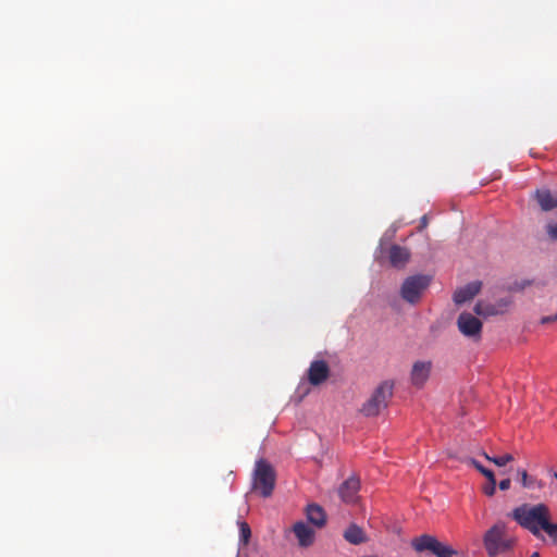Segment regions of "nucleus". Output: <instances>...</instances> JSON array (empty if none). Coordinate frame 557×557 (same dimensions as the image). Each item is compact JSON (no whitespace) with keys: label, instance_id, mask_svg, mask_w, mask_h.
Listing matches in <instances>:
<instances>
[{"label":"nucleus","instance_id":"f3484780","mask_svg":"<svg viewBox=\"0 0 557 557\" xmlns=\"http://www.w3.org/2000/svg\"><path fill=\"white\" fill-rule=\"evenodd\" d=\"M518 475L520 476L521 485L524 488L542 490L544 487V483L541 480L529 475L525 470H518Z\"/></svg>","mask_w":557,"mask_h":557},{"label":"nucleus","instance_id":"20e7f679","mask_svg":"<svg viewBox=\"0 0 557 557\" xmlns=\"http://www.w3.org/2000/svg\"><path fill=\"white\" fill-rule=\"evenodd\" d=\"M394 384L389 381L382 382L373 392L371 397L362 405L361 412L366 417H375L383 409L387 408L393 396Z\"/></svg>","mask_w":557,"mask_h":557},{"label":"nucleus","instance_id":"4be33fe9","mask_svg":"<svg viewBox=\"0 0 557 557\" xmlns=\"http://www.w3.org/2000/svg\"><path fill=\"white\" fill-rule=\"evenodd\" d=\"M468 463H470L471 466H473L480 473H482V470L484 471L486 468L483 467L478 460L473 459V458H469L468 459Z\"/></svg>","mask_w":557,"mask_h":557},{"label":"nucleus","instance_id":"f8f14e48","mask_svg":"<svg viewBox=\"0 0 557 557\" xmlns=\"http://www.w3.org/2000/svg\"><path fill=\"white\" fill-rule=\"evenodd\" d=\"M293 531L295 533V536L298 540V544L301 547H308L313 544L314 541V531L312 528L307 525L302 521H298L294 524Z\"/></svg>","mask_w":557,"mask_h":557},{"label":"nucleus","instance_id":"423d86ee","mask_svg":"<svg viewBox=\"0 0 557 557\" xmlns=\"http://www.w3.org/2000/svg\"><path fill=\"white\" fill-rule=\"evenodd\" d=\"M431 277L429 275L418 274L407 277L400 288V295L409 304H417L424 290L429 287Z\"/></svg>","mask_w":557,"mask_h":557},{"label":"nucleus","instance_id":"412c9836","mask_svg":"<svg viewBox=\"0 0 557 557\" xmlns=\"http://www.w3.org/2000/svg\"><path fill=\"white\" fill-rule=\"evenodd\" d=\"M483 492L487 496H493L495 494V492H496V484L488 483L487 485H485L483 487Z\"/></svg>","mask_w":557,"mask_h":557},{"label":"nucleus","instance_id":"f257e3e1","mask_svg":"<svg viewBox=\"0 0 557 557\" xmlns=\"http://www.w3.org/2000/svg\"><path fill=\"white\" fill-rule=\"evenodd\" d=\"M511 517L534 536L539 537L541 531H544L552 540H557V523L550 521V511L547 505L543 503L523 504L511 511Z\"/></svg>","mask_w":557,"mask_h":557},{"label":"nucleus","instance_id":"393cba45","mask_svg":"<svg viewBox=\"0 0 557 557\" xmlns=\"http://www.w3.org/2000/svg\"><path fill=\"white\" fill-rule=\"evenodd\" d=\"M548 234L552 238L557 239V225L548 227Z\"/></svg>","mask_w":557,"mask_h":557},{"label":"nucleus","instance_id":"4468645a","mask_svg":"<svg viewBox=\"0 0 557 557\" xmlns=\"http://www.w3.org/2000/svg\"><path fill=\"white\" fill-rule=\"evenodd\" d=\"M344 539L354 545H359L367 542L364 531L357 524H350L343 534Z\"/></svg>","mask_w":557,"mask_h":557},{"label":"nucleus","instance_id":"39448f33","mask_svg":"<svg viewBox=\"0 0 557 557\" xmlns=\"http://www.w3.org/2000/svg\"><path fill=\"white\" fill-rule=\"evenodd\" d=\"M411 547L417 553L431 552L436 557H454L457 550L450 545L440 542L435 536L422 534L411 541Z\"/></svg>","mask_w":557,"mask_h":557},{"label":"nucleus","instance_id":"2eb2a0df","mask_svg":"<svg viewBox=\"0 0 557 557\" xmlns=\"http://www.w3.org/2000/svg\"><path fill=\"white\" fill-rule=\"evenodd\" d=\"M535 198L542 210L549 211L557 207V197L554 196L548 189L537 190Z\"/></svg>","mask_w":557,"mask_h":557},{"label":"nucleus","instance_id":"f03ea898","mask_svg":"<svg viewBox=\"0 0 557 557\" xmlns=\"http://www.w3.org/2000/svg\"><path fill=\"white\" fill-rule=\"evenodd\" d=\"M483 544L488 557H497L510 552L516 544V539L508 534L504 522H497L485 532Z\"/></svg>","mask_w":557,"mask_h":557},{"label":"nucleus","instance_id":"dca6fc26","mask_svg":"<svg viewBox=\"0 0 557 557\" xmlns=\"http://www.w3.org/2000/svg\"><path fill=\"white\" fill-rule=\"evenodd\" d=\"M307 518L309 522L314 524L318 528H321L326 522V515L322 507L312 504L307 507Z\"/></svg>","mask_w":557,"mask_h":557},{"label":"nucleus","instance_id":"6ab92c4d","mask_svg":"<svg viewBox=\"0 0 557 557\" xmlns=\"http://www.w3.org/2000/svg\"><path fill=\"white\" fill-rule=\"evenodd\" d=\"M238 527H239V536H240V541L244 543V544H247L249 542V539L251 536V530H250V527L247 522L245 521H238Z\"/></svg>","mask_w":557,"mask_h":557},{"label":"nucleus","instance_id":"5701e85b","mask_svg":"<svg viewBox=\"0 0 557 557\" xmlns=\"http://www.w3.org/2000/svg\"><path fill=\"white\" fill-rule=\"evenodd\" d=\"M510 485H511V481L510 479H504L499 482L498 486H499V490L502 491H507L510 488Z\"/></svg>","mask_w":557,"mask_h":557},{"label":"nucleus","instance_id":"6e6552de","mask_svg":"<svg viewBox=\"0 0 557 557\" xmlns=\"http://www.w3.org/2000/svg\"><path fill=\"white\" fill-rule=\"evenodd\" d=\"M360 481L357 476H349L338 487V495L346 504H355L358 500Z\"/></svg>","mask_w":557,"mask_h":557},{"label":"nucleus","instance_id":"c85d7f7f","mask_svg":"<svg viewBox=\"0 0 557 557\" xmlns=\"http://www.w3.org/2000/svg\"><path fill=\"white\" fill-rule=\"evenodd\" d=\"M553 476L557 480V472H554Z\"/></svg>","mask_w":557,"mask_h":557},{"label":"nucleus","instance_id":"1a4fd4ad","mask_svg":"<svg viewBox=\"0 0 557 557\" xmlns=\"http://www.w3.org/2000/svg\"><path fill=\"white\" fill-rule=\"evenodd\" d=\"M432 370L431 361H417L413 363L410 380L413 386L421 388L430 377Z\"/></svg>","mask_w":557,"mask_h":557},{"label":"nucleus","instance_id":"b1692460","mask_svg":"<svg viewBox=\"0 0 557 557\" xmlns=\"http://www.w3.org/2000/svg\"><path fill=\"white\" fill-rule=\"evenodd\" d=\"M557 320V314L544 317L541 319L542 324L550 323Z\"/></svg>","mask_w":557,"mask_h":557},{"label":"nucleus","instance_id":"a211bd4d","mask_svg":"<svg viewBox=\"0 0 557 557\" xmlns=\"http://www.w3.org/2000/svg\"><path fill=\"white\" fill-rule=\"evenodd\" d=\"M482 455L491 462L495 463L496 466L498 467H504L506 466L508 462L512 461L513 460V456L511 454H505L503 456H498V457H491L490 455H487L486 453H482Z\"/></svg>","mask_w":557,"mask_h":557},{"label":"nucleus","instance_id":"a878e982","mask_svg":"<svg viewBox=\"0 0 557 557\" xmlns=\"http://www.w3.org/2000/svg\"><path fill=\"white\" fill-rule=\"evenodd\" d=\"M426 225H428V218H426V215H423L420 221V228H424V227H426Z\"/></svg>","mask_w":557,"mask_h":557},{"label":"nucleus","instance_id":"bb28decb","mask_svg":"<svg viewBox=\"0 0 557 557\" xmlns=\"http://www.w3.org/2000/svg\"><path fill=\"white\" fill-rule=\"evenodd\" d=\"M474 311L478 313V314H482L483 311L481 309V305L480 304H476L475 307H474Z\"/></svg>","mask_w":557,"mask_h":557},{"label":"nucleus","instance_id":"cd10ccee","mask_svg":"<svg viewBox=\"0 0 557 557\" xmlns=\"http://www.w3.org/2000/svg\"><path fill=\"white\" fill-rule=\"evenodd\" d=\"M530 557H541L537 552L533 553Z\"/></svg>","mask_w":557,"mask_h":557},{"label":"nucleus","instance_id":"ddd939ff","mask_svg":"<svg viewBox=\"0 0 557 557\" xmlns=\"http://www.w3.org/2000/svg\"><path fill=\"white\" fill-rule=\"evenodd\" d=\"M389 262L395 268H403L410 258V251L406 247L393 245L389 248Z\"/></svg>","mask_w":557,"mask_h":557},{"label":"nucleus","instance_id":"0eeeda50","mask_svg":"<svg viewBox=\"0 0 557 557\" xmlns=\"http://www.w3.org/2000/svg\"><path fill=\"white\" fill-rule=\"evenodd\" d=\"M458 330L466 337L479 339L482 332V322L469 312H462L457 319Z\"/></svg>","mask_w":557,"mask_h":557},{"label":"nucleus","instance_id":"aec40b11","mask_svg":"<svg viewBox=\"0 0 557 557\" xmlns=\"http://www.w3.org/2000/svg\"><path fill=\"white\" fill-rule=\"evenodd\" d=\"M481 474H483L487 479L488 483L496 484L495 474L492 470L486 468L484 471L482 470Z\"/></svg>","mask_w":557,"mask_h":557},{"label":"nucleus","instance_id":"7ed1b4c3","mask_svg":"<svg viewBox=\"0 0 557 557\" xmlns=\"http://www.w3.org/2000/svg\"><path fill=\"white\" fill-rule=\"evenodd\" d=\"M276 474L273 467L264 459L256 462L252 474V491L262 497H270L275 487Z\"/></svg>","mask_w":557,"mask_h":557},{"label":"nucleus","instance_id":"9b49d317","mask_svg":"<svg viewBox=\"0 0 557 557\" xmlns=\"http://www.w3.org/2000/svg\"><path fill=\"white\" fill-rule=\"evenodd\" d=\"M482 287V283L480 281H474L467 284L465 287L457 289L454 293V301L456 305H462L469 300H471L474 296H476Z\"/></svg>","mask_w":557,"mask_h":557},{"label":"nucleus","instance_id":"9d476101","mask_svg":"<svg viewBox=\"0 0 557 557\" xmlns=\"http://www.w3.org/2000/svg\"><path fill=\"white\" fill-rule=\"evenodd\" d=\"M330 375L329 364L324 360H314L308 369L310 384L317 386L327 380Z\"/></svg>","mask_w":557,"mask_h":557}]
</instances>
